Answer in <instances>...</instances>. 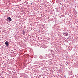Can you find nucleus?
Instances as JSON below:
<instances>
[{
    "mask_svg": "<svg viewBox=\"0 0 78 78\" xmlns=\"http://www.w3.org/2000/svg\"><path fill=\"white\" fill-rule=\"evenodd\" d=\"M63 35H64V36H68V33H64Z\"/></svg>",
    "mask_w": 78,
    "mask_h": 78,
    "instance_id": "f257e3e1",
    "label": "nucleus"
},
{
    "mask_svg": "<svg viewBox=\"0 0 78 78\" xmlns=\"http://www.w3.org/2000/svg\"><path fill=\"white\" fill-rule=\"evenodd\" d=\"M7 19H8L9 21H12V20L11 19V18L10 17L8 18H7Z\"/></svg>",
    "mask_w": 78,
    "mask_h": 78,
    "instance_id": "f03ea898",
    "label": "nucleus"
},
{
    "mask_svg": "<svg viewBox=\"0 0 78 78\" xmlns=\"http://www.w3.org/2000/svg\"><path fill=\"white\" fill-rule=\"evenodd\" d=\"M5 44H6V45H7V46L9 45V44H8V42H5Z\"/></svg>",
    "mask_w": 78,
    "mask_h": 78,
    "instance_id": "7ed1b4c3",
    "label": "nucleus"
},
{
    "mask_svg": "<svg viewBox=\"0 0 78 78\" xmlns=\"http://www.w3.org/2000/svg\"><path fill=\"white\" fill-rule=\"evenodd\" d=\"M31 5H32V3H31Z\"/></svg>",
    "mask_w": 78,
    "mask_h": 78,
    "instance_id": "20e7f679",
    "label": "nucleus"
},
{
    "mask_svg": "<svg viewBox=\"0 0 78 78\" xmlns=\"http://www.w3.org/2000/svg\"><path fill=\"white\" fill-rule=\"evenodd\" d=\"M69 38H70L69 37H68V39Z\"/></svg>",
    "mask_w": 78,
    "mask_h": 78,
    "instance_id": "39448f33",
    "label": "nucleus"
}]
</instances>
